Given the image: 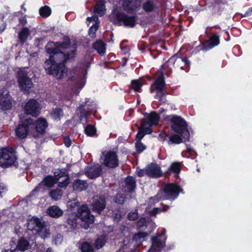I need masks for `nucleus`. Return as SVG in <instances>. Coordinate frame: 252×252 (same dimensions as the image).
<instances>
[{
	"mask_svg": "<svg viewBox=\"0 0 252 252\" xmlns=\"http://www.w3.org/2000/svg\"><path fill=\"white\" fill-rule=\"evenodd\" d=\"M146 224V220L145 218H141L137 222V227L141 228L145 226Z\"/></svg>",
	"mask_w": 252,
	"mask_h": 252,
	"instance_id": "obj_54",
	"label": "nucleus"
},
{
	"mask_svg": "<svg viewBox=\"0 0 252 252\" xmlns=\"http://www.w3.org/2000/svg\"><path fill=\"white\" fill-rule=\"evenodd\" d=\"M29 247V242L25 239L22 238L19 240L16 248L21 251H25L28 250Z\"/></svg>",
	"mask_w": 252,
	"mask_h": 252,
	"instance_id": "obj_33",
	"label": "nucleus"
},
{
	"mask_svg": "<svg viewBox=\"0 0 252 252\" xmlns=\"http://www.w3.org/2000/svg\"><path fill=\"white\" fill-rule=\"evenodd\" d=\"M70 217H71V216H70V217L68 219L67 222L72 227L74 228V227H76V224H77L76 219L75 218V219L72 220Z\"/></svg>",
	"mask_w": 252,
	"mask_h": 252,
	"instance_id": "obj_55",
	"label": "nucleus"
},
{
	"mask_svg": "<svg viewBox=\"0 0 252 252\" xmlns=\"http://www.w3.org/2000/svg\"><path fill=\"white\" fill-rule=\"evenodd\" d=\"M140 5V0H123V7L128 12L135 10Z\"/></svg>",
	"mask_w": 252,
	"mask_h": 252,
	"instance_id": "obj_22",
	"label": "nucleus"
},
{
	"mask_svg": "<svg viewBox=\"0 0 252 252\" xmlns=\"http://www.w3.org/2000/svg\"><path fill=\"white\" fill-rule=\"evenodd\" d=\"M47 213L52 218H58L63 215V211L58 206L54 205L47 209Z\"/></svg>",
	"mask_w": 252,
	"mask_h": 252,
	"instance_id": "obj_29",
	"label": "nucleus"
},
{
	"mask_svg": "<svg viewBox=\"0 0 252 252\" xmlns=\"http://www.w3.org/2000/svg\"><path fill=\"white\" fill-rule=\"evenodd\" d=\"M252 15V6L249 7L242 17H249Z\"/></svg>",
	"mask_w": 252,
	"mask_h": 252,
	"instance_id": "obj_58",
	"label": "nucleus"
},
{
	"mask_svg": "<svg viewBox=\"0 0 252 252\" xmlns=\"http://www.w3.org/2000/svg\"><path fill=\"white\" fill-rule=\"evenodd\" d=\"M106 242L105 236L102 235L96 240L95 246L97 249L102 248Z\"/></svg>",
	"mask_w": 252,
	"mask_h": 252,
	"instance_id": "obj_43",
	"label": "nucleus"
},
{
	"mask_svg": "<svg viewBox=\"0 0 252 252\" xmlns=\"http://www.w3.org/2000/svg\"><path fill=\"white\" fill-rule=\"evenodd\" d=\"M88 184L86 182L80 180L74 181L73 183V189L75 190L81 191L87 189Z\"/></svg>",
	"mask_w": 252,
	"mask_h": 252,
	"instance_id": "obj_30",
	"label": "nucleus"
},
{
	"mask_svg": "<svg viewBox=\"0 0 252 252\" xmlns=\"http://www.w3.org/2000/svg\"><path fill=\"white\" fill-rule=\"evenodd\" d=\"M166 119L170 122L171 127L174 132L180 134L184 138H189V133L187 128V124L183 118L177 115H170Z\"/></svg>",
	"mask_w": 252,
	"mask_h": 252,
	"instance_id": "obj_4",
	"label": "nucleus"
},
{
	"mask_svg": "<svg viewBox=\"0 0 252 252\" xmlns=\"http://www.w3.org/2000/svg\"><path fill=\"white\" fill-rule=\"evenodd\" d=\"M49 196L53 200H58L62 196V191L60 189H56L49 192Z\"/></svg>",
	"mask_w": 252,
	"mask_h": 252,
	"instance_id": "obj_36",
	"label": "nucleus"
},
{
	"mask_svg": "<svg viewBox=\"0 0 252 252\" xmlns=\"http://www.w3.org/2000/svg\"><path fill=\"white\" fill-rule=\"evenodd\" d=\"M56 183L55 176L53 177L51 176H47L44 180L40 183L38 186L35 188L32 192L33 194L38 191H43L44 189V186L48 188L52 187Z\"/></svg>",
	"mask_w": 252,
	"mask_h": 252,
	"instance_id": "obj_16",
	"label": "nucleus"
},
{
	"mask_svg": "<svg viewBox=\"0 0 252 252\" xmlns=\"http://www.w3.org/2000/svg\"><path fill=\"white\" fill-rule=\"evenodd\" d=\"M187 151L190 154H192L193 152V150L191 148H189L188 147H187Z\"/></svg>",
	"mask_w": 252,
	"mask_h": 252,
	"instance_id": "obj_64",
	"label": "nucleus"
},
{
	"mask_svg": "<svg viewBox=\"0 0 252 252\" xmlns=\"http://www.w3.org/2000/svg\"><path fill=\"white\" fill-rule=\"evenodd\" d=\"M51 116L54 120L58 121L63 116V111L60 108L54 109L51 112Z\"/></svg>",
	"mask_w": 252,
	"mask_h": 252,
	"instance_id": "obj_37",
	"label": "nucleus"
},
{
	"mask_svg": "<svg viewBox=\"0 0 252 252\" xmlns=\"http://www.w3.org/2000/svg\"><path fill=\"white\" fill-rule=\"evenodd\" d=\"M64 142L65 145L67 147H69L70 146L71 144V141L70 139L68 137L66 136L64 138Z\"/></svg>",
	"mask_w": 252,
	"mask_h": 252,
	"instance_id": "obj_57",
	"label": "nucleus"
},
{
	"mask_svg": "<svg viewBox=\"0 0 252 252\" xmlns=\"http://www.w3.org/2000/svg\"><path fill=\"white\" fill-rule=\"evenodd\" d=\"M33 128L34 127L36 131L38 133H43L45 132L48 124L45 119L43 118H38L35 123H33Z\"/></svg>",
	"mask_w": 252,
	"mask_h": 252,
	"instance_id": "obj_25",
	"label": "nucleus"
},
{
	"mask_svg": "<svg viewBox=\"0 0 252 252\" xmlns=\"http://www.w3.org/2000/svg\"><path fill=\"white\" fill-rule=\"evenodd\" d=\"M105 11L104 1L103 0H98L94 7V12L95 14L94 16H96L97 17L98 16H102L104 15Z\"/></svg>",
	"mask_w": 252,
	"mask_h": 252,
	"instance_id": "obj_28",
	"label": "nucleus"
},
{
	"mask_svg": "<svg viewBox=\"0 0 252 252\" xmlns=\"http://www.w3.org/2000/svg\"><path fill=\"white\" fill-rule=\"evenodd\" d=\"M93 47L100 55H103L105 52V44L101 40H98L95 42Z\"/></svg>",
	"mask_w": 252,
	"mask_h": 252,
	"instance_id": "obj_31",
	"label": "nucleus"
},
{
	"mask_svg": "<svg viewBox=\"0 0 252 252\" xmlns=\"http://www.w3.org/2000/svg\"><path fill=\"white\" fill-rule=\"evenodd\" d=\"M155 8V4L151 0H147L143 4V8L146 12L153 11Z\"/></svg>",
	"mask_w": 252,
	"mask_h": 252,
	"instance_id": "obj_38",
	"label": "nucleus"
},
{
	"mask_svg": "<svg viewBox=\"0 0 252 252\" xmlns=\"http://www.w3.org/2000/svg\"><path fill=\"white\" fill-rule=\"evenodd\" d=\"M79 203L78 199L77 198H74L68 201L67 206L70 209H74L75 207L78 206Z\"/></svg>",
	"mask_w": 252,
	"mask_h": 252,
	"instance_id": "obj_46",
	"label": "nucleus"
},
{
	"mask_svg": "<svg viewBox=\"0 0 252 252\" xmlns=\"http://www.w3.org/2000/svg\"><path fill=\"white\" fill-rule=\"evenodd\" d=\"M138 218V213L137 210L134 212H130L128 215V219L131 220H134Z\"/></svg>",
	"mask_w": 252,
	"mask_h": 252,
	"instance_id": "obj_52",
	"label": "nucleus"
},
{
	"mask_svg": "<svg viewBox=\"0 0 252 252\" xmlns=\"http://www.w3.org/2000/svg\"><path fill=\"white\" fill-rule=\"evenodd\" d=\"M165 94L162 91L159 92L156 95V98H158L160 103H163L165 102Z\"/></svg>",
	"mask_w": 252,
	"mask_h": 252,
	"instance_id": "obj_51",
	"label": "nucleus"
},
{
	"mask_svg": "<svg viewBox=\"0 0 252 252\" xmlns=\"http://www.w3.org/2000/svg\"><path fill=\"white\" fill-rule=\"evenodd\" d=\"M148 235V233L146 232H138L135 234L133 237V241L136 244L139 245L143 241H145L146 238Z\"/></svg>",
	"mask_w": 252,
	"mask_h": 252,
	"instance_id": "obj_32",
	"label": "nucleus"
},
{
	"mask_svg": "<svg viewBox=\"0 0 252 252\" xmlns=\"http://www.w3.org/2000/svg\"><path fill=\"white\" fill-rule=\"evenodd\" d=\"M105 199L104 196H95L94 197L92 203L94 211L100 214L105 208Z\"/></svg>",
	"mask_w": 252,
	"mask_h": 252,
	"instance_id": "obj_17",
	"label": "nucleus"
},
{
	"mask_svg": "<svg viewBox=\"0 0 252 252\" xmlns=\"http://www.w3.org/2000/svg\"><path fill=\"white\" fill-rule=\"evenodd\" d=\"M77 217L80 218L82 221L86 223L84 228L87 229L90 224L94 221V217L90 213V211L86 205H82L78 210Z\"/></svg>",
	"mask_w": 252,
	"mask_h": 252,
	"instance_id": "obj_9",
	"label": "nucleus"
},
{
	"mask_svg": "<svg viewBox=\"0 0 252 252\" xmlns=\"http://www.w3.org/2000/svg\"><path fill=\"white\" fill-rule=\"evenodd\" d=\"M102 169L99 164L87 166L85 169L86 175L91 179L96 178L100 175Z\"/></svg>",
	"mask_w": 252,
	"mask_h": 252,
	"instance_id": "obj_18",
	"label": "nucleus"
},
{
	"mask_svg": "<svg viewBox=\"0 0 252 252\" xmlns=\"http://www.w3.org/2000/svg\"><path fill=\"white\" fill-rule=\"evenodd\" d=\"M40 230H38L35 234H38V235L43 239H45L49 235V231L44 227V225L41 227Z\"/></svg>",
	"mask_w": 252,
	"mask_h": 252,
	"instance_id": "obj_40",
	"label": "nucleus"
},
{
	"mask_svg": "<svg viewBox=\"0 0 252 252\" xmlns=\"http://www.w3.org/2000/svg\"><path fill=\"white\" fill-rule=\"evenodd\" d=\"M3 93L0 95V107L3 110H7L11 108L12 100L7 91L3 92Z\"/></svg>",
	"mask_w": 252,
	"mask_h": 252,
	"instance_id": "obj_20",
	"label": "nucleus"
},
{
	"mask_svg": "<svg viewBox=\"0 0 252 252\" xmlns=\"http://www.w3.org/2000/svg\"><path fill=\"white\" fill-rule=\"evenodd\" d=\"M92 21L94 22V24L90 27L89 30V35L93 38L95 37V32L98 28V18L96 16H93L92 17H88L87 19V24L89 25L88 23Z\"/></svg>",
	"mask_w": 252,
	"mask_h": 252,
	"instance_id": "obj_26",
	"label": "nucleus"
},
{
	"mask_svg": "<svg viewBox=\"0 0 252 252\" xmlns=\"http://www.w3.org/2000/svg\"><path fill=\"white\" fill-rule=\"evenodd\" d=\"M125 200V197L123 194H118L115 198V201L118 204H123Z\"/></svg>",
	"mask_w": 252,
	"mask_h": 252,
	"instance_id": "obj_50",
	"label": "nucleus"
},
{
	"mask_svg": "<svg viewBox=\"0 0 252 252\" xmlns=\"http://www.w3.org/2000/svg\"><path fill=\"white\" fill-rule=\"evenodd\" d=\"M122 185V190L124 192H132L135 188V180L132 177H127Z\"/></svg>",
	"mask_w": 252,
	"mask_h": 252,
	"instance_id": "obj_24",
	"label": "nucleus"
},
{
	"mask_svg": "<svg viewBox=\"0 0 252 252\" xmlns=\"http://www.w3.org/2000/svg\"><path fill=\"white\" fill-rule=\"evenodd\" d=\"M81 250L82 252H93L92 246L87 242H84L81 245Z\"/></svg>",
	"mask_w": 252,
	"mask_h": 252,
	"instance_id": "obj_45",
	"label": "nucleus"
},
{
	"mask_svg": "<svg viewBox=\"0 0 252 252\" xmlns=\"http://www.w3.org/2000/svg\"><path fill=\"white\" fill-rule=\"evenodd\" d=\"M101 160L104 165L108 167L115 168L119 164L118 156L113 151L104 152Z\"/></svg>",
	"mask_w": 252,
	"mask_h": 252,
	"instance_id": "obj_12",
	"label": "nucleus"
},
{
	"mask_svg": "<svg viewBox=\"0 0 252 252\" xmlns=\"http://www.w3.org/2000/svg\"><path fill=\"white\" fill-rule=\"evenodd\" d=\"M142 86V84L139 80H133L131 83V88L135 91L138 92Z\"/></svg>",
	"mask_w": 252,
	"mask_h": 252,
	"instance_id": "obj_44",
	"label": "nucleus"
},
{
	"mask_svg": "<svg viewBox=\"0 0 252 252\" xmlns=\"http://www.w3.org/2000/svg\"><path fill=\"white\" fill-rule=\"evenodd\" d=\"M24 108L27 114L32 116H36L40 109L38 102L33 99L28 101L24 106Z\"/></svg>",
	"mask_w": 252,
	"mask_h": 252,
	"instance_id": "obj_15",
	"label": "nucleus"
},
{
	"mask_svg": "<svg viewBox=\"0 0 252 252\" xmlns=\"http://www.w3.org/2000/svg\"><path fill=\"white\" fill-rule=\"evenodd\" d=\"M6 24L2 20L0 21V32H2L5 29Z\"/></svg>",
	"mask_w": 252,
	"mask_h": 252,
	"instance_id": "obj_60",
	"label": "nucleus"
},
{
	"mask_svg": "<svg viewBox=\"0 0 252 252\" xmlns=\"http://www.w3.org/2000/svg\"><path fill=\"white\" fill-rule=\"evenodd\" d=\"M156 88L159 92L162 91L164 86L165 81L163 73L161 71L158 70L157 73V78L155 81Z\"/></svg>",
	"mask_w": 252,
	"mask_h": 252,
	"instance_id": "obj_27",
	"label": "nucleus"
},
{
	"mask_svg": "<svg viewBox=\"0 0 252 252\" xmlns=\"http://www.w3.org/2000/svg\"><path fill=\"white\" fill-rule=\"evenodd\" d=\"M168 208V206H164V208L160 209L159 208H155L151 211H149V213L151 216H155L157 214L160 213L161 211H165Z\"/></svg>",
	"mask_w": 252,
	"mask_h": 252,
	"instance_id": "obj_47",
	"label": "nucleus"
},
{
	"mask_svg": "<svg viewBox=\"0 0 252 252\" xmlns=\"http://www.w3.org/2000/svg\"><path fill=\"white\" fill-rule=\"evenodd\" d=\"M51 13V8L48 6H44L39 9V14L42 17H47Z\"/></svg>",
	"mask_w": 252,
	"mask_h": 252,
	"instance_id": "obj_39",
	"label": "nucleus"
},
{
	"mask_svg": "<svg viewBox=\"0 0 252 252\" xmlns=\"http://www.w3.org/2000/svg\"><path fill=\"white\" fill-rule=\"evenodd\" d=\"M219 43V36L216 34H214L210 37L207 43L202 45L201 49L204 51H206L217 46Z\"/></svg>",
	"mask_w": 252,
	"mask_h": 252,
	"instance_id": "obj_23",
	"label": "nucleus"
},
{
	"mask_svg": "<svg viewBox=\"0 0 252 252\" xmlns=\"http://www.w3.org/2000/svg\"><path fill=\"white\" fill-rule=\"evenodd\" d=\"M80 111V119L82 121L83 119H86L88 115V112L86 111L83 108V106H81L78 109Z\"/></svg>",
	"mask_w": 252,
	"mask_h": 252,
	"instance_id": "obj_49",
	"label": "nucleus"
},
{
	"mask_svg": "<svg viewBox=\"0 0 252 252\" xmlns=\"http://www.w3.org/2000/svg\"><path fill=\"white\" fill-rule=\"evenodd\" d=\"M20 23L23 25H25L27 23V20L25 17H23L20 19Z\"/></svg>",
	"mask_w": 252,
	"mask_h": 252,
	"instance_id": "obj_61",
	"label": "nucleus"
},
{
	"mask_svg": "<svg viewBox=\"0 0 252 252\" xmlns=\"http://www.w3.org/2000/svg\"><path fill=\"white\" fill-rule=\"evenodd\" d=\"M135 147L138 153L142 152L145 149V146L140 141H136L135 143Z\"/></svg>",
	"mask_w": 252,
	"mask_h": 252,
	"instance_id": "obj_48",
	"label": "nucleus"
},
{
	"mask_svg": "<svg viewBox=\"0 0 252 252\" xmlns=\"http://www.w3.org/2000/svg\"><path fill=\"white\" fill-rule=\"evenodd\" d=\"M166 239L165 230L163 229L160 234H158L152 238V244L148 252H159L164 247Z\"/></svg>",
	"mask_w": 252,
	"mask_h": 252,
	"instance_id": "obj_8",
	"label": "nucleus"
},
{
	"mask_svg": "<svg viewBox=\"0 0 252 252\" xmlns=\"http://www.w3.org/2000/svg\"><path fill=\"white\" fill-rule=\"evenodd\" d=\"M56 183L61 188L66 187L69 183V177L66 170L64 169H56L55 171Z\"/></svg>",
	"mask_w": 252,
	"mask_h": 252,
	"instance_id": "obj_14",
	"label": "nucleus"
},
{
	"mask_svg": "<svg viewBox=\"0 0 252 252\" xmlns=\"http://www.w3.org/2000/svg\"><path fill=\"white\" fill-rule=\"evenodd\" d=\"M16 251V249L13 250H4L2 251V252H15Z\"/></svg>",
	"mask_w": 252,
	"mask_h": 252,
	"instance_id": "obj_63",
	"label": "nucleus"
},
{
	"mask_svg": "<svg viewBox=\"0 0 252 252\" xmlns=\"http://www.w3.org/2000/svg\"><path fill=\"white\" fill-rule=\"evenodd\" d=\"M65 61H61V59L57 60V55H55L45 62L44 67L48 74L53 75L57 79H62L68 76L69 80L74 81V85L72 89L74 94L77 95L85 84L86 67L83 66L68 71L63 63Z\"/></svg>",
	"mask_w": 252,
	"mask_h": 252,
	"instance_id": "obj_1",
	"label": "nucleus"
},
{
	"mask_svg": "<svg viewBox=\"0 0 252 252\" xmlns=\"http://www.w3.org/2000/svg\"><path fill=\"white\" fill-rule=\"evenodd\" d=\"M30 34V31L27 28H24L19 33V38L21 43H24Z\"/></svg>",
	"mask_w": 252,
	"mask_h": 252,
	"instance_id": "obj_34",
	"label": "nucleus"
},
{
	"mask_svg": "<svg viewBox=\"0 0 252 252\" xmlns=\"http://www.w3.org/2000/svg\"><path fill=\"white\" fill-rule=\"evenodd\" d=\"M6 190V187L3 184H0V197H1V194L5 192Z\"/></svg>",
	"mask_w": 252,
	"mask_h": 252,
	"instance_id": "obj_59",
	"label": "nucleus"
},
{
	"mask_svg": "<svg viewBox=\"0 0 252 252\" xmlns=\"http://www.w3.org/2000/svg\"><path fill=\"white\" fill-rule=\"evenodd\" d=\"M18 82L21 90L25 93H29L32 87L31 80L27 77V73L22 70L18 72Z\"/></svg>",
	"mask_w": 252,
	"mask_h": 252,
	"instance_id": "obj_11",
	"label": "nucleus"
},
{
	"mask_svg": "<svg viewBox=\"0 0 252 252\" xmlns=\"http://www.w3.org/2000/svg\"><path fill=\"white\" fill-rule=\"evenodd\" d=\"M121 218V216L119 214H116L114 216V219L117 221H119L120 220Z\"/></svg>",
	"mask_w": 252,
	"mask_h": 252,
	"instance_id": "obj_62",
	"label": "nucleus"
},
{
	"mask_svg": "<svg viewBox=\"0 0 252 252\" xmlns=\"http://www.w3.org/2000/svg\"><path fill=\"white\" fill-rule=\"evenodd\" d=\"M137 174L139 176H143L145 175H147V167L143 169H140L137 171Z\"/></svg>",
	"mask_w": 252,
	"mask_h": 252,
	"instance_id": "obj_56",
	"label": "nucleus"
},
{
	"mask_svg": "<svg viewBox=\"0 0 252 252\" xmlns=\"http://www.w3.org/2000/svg\"><path fill=\"white\" fill-rule=\"evenodd\" d=\"M147 175L150 177L157 178L160 176L161 171L159 165L153 163L147 167Z\"/></svg>",
	"mask_w": 252,
	"mask_h": 252,
	"instance_id": "obj_21",
	"label": "nucleus"
},
{
	"mask_svg": "<svg viewBox=\"0 0 252 252\" xmlns=\"http://www.w3.org/2000/svg\"><path fill=\"white\" fill-rule=\"evenodd\" d=\"M85 132L87 135L93 136L95 134L96 129L92 125H88L85 128Z\"/></svg>",
	"mask_w": 252,
	"mask_h": 252,
	"instance_id": "obj_42",
	"label": "nucleus"
},
{
	"mask_svg": "<svg viewBox=\"0 0 252 252\" xmlns=\"http://www.w3.org/2000/svg\"><path fill=\"white\" fill-rule=\"evenodd\" d=\"M17 158L12 148H3L0 150V166L5 168L12 165Z\"/></svg>",
	"mask_w": 252,
	"mask_h": 252,
	"instance_id": "obj_6",
	"label": "nucleus"
},
{
	"mask_svg": "<svg viewBox=\"0 0 252 252\" xmlns=\"http://www.w3.org/2000/svg\"><path fill=\"white\" fill-rule=\"evenodd\" d=\"M159 116L154 112L145 115L144 120L141 122V126H138V132L136 136V141H140L145 134L152 132L150 127L158 124L159 121Z\"/></svg>",
	"mask_w": 252,
	"mask_h": 252,
	"instance_id": "obj_3",
	"label": "nucleus"
},
{
	"mask_svg": "<svg viewBox=\"0 0 252 252\" xmlns=\"http://www.w3.org/2000/svg\"><path fill=\"white\" fill-rule=\"evenodd\" d=\"M182 189L180 187L174 184H168L165 185L163 187V190L157 194V197L158 199L174 200L179 195Z\"/></svg>",
	"mask_w": 252,
	"mask_h": 252,
	"instance_id": "obj_5",
	"label": "nucleus"
},
{
	"mask_svg": "<svg viewBox=\"0 0 252 252\" xmlns=\"http://www.w3.org/2000/svg\"><path fill=\"white\" fill-rule=\"evenodd\" d=\"M63 240V237L61 234H57L53 240V242L56 245L60 244Z\"/></svg>",
	"mask_w": 252,
	"mask_h": 252,
	"instance_id": "obj_53",
	"label": "nucleus"
},
{
	"mask_svg": "<svg viewBox=\"0 0 252 252\" xmlns=\"http://www.w3.org/2000/svg\"><path fill=\"white\" fill-rule=\"evenodd\" d=\"M33 125L32 119L30 118H26L16 128L15 133L16 136L21 139L25 138L29 133L32 132Z\"/></svg>",
	"mask_w": 252,
	"mask_h": 252,
	"instance_id": "obj_7",
	"label": "nucleus"
},
{
	"mask_svg": "<svg viewBox=\"0 0 252 252\" xmlns=\"http://www.w3.org/2000/svg\"><path fill=\"white\" fill-rule=\"evenodd\" d=\"M112 15L118 21L122 22L125 26L132 28L135 25L136 18L134 16H128L123 12L118 11L117 9L113 11Z\"/></svg>",
	"mask_w": 252,
	"mask_h": 252,
	"instance_id": "obj_10",
	"label": "nucleus"
},
{
	"mask_svg": "<svg viewBox=\"0 0 252 252\" xmlns=\"http://www.w3.org/2000/svg\"><path fill=\"white\" fill-rule=\"evenodd\" d=\"M189 64V61L186 58L172 56L164 64L163 68L164 69L168 68L170 70H171L173 66L175 67H179L181 69H183V64L188 65Z\"/></svg>",
	"mask_w": 252,
	"mask_h": 252,
	"instance_id": "obj_13",
	"label": "nucleus"
},
{
	"mask_svg": "<svg viewBox=\"0 0 252 252\" xmlns=\"http://www.w3.org/2000/svg\"><path fill=\"white\" fill-rule=\"evenodd\" d=\"M69 47L70 39L68 37H65L62 43L48 42L46 46V50L48 53L52 55L49 58L57 55V60L61 59V61H63L73 58L75 54V48L74 47H71L70 53L63 52L64 49Z\"/></svg>",
	"mask_w": 252,
	"mask_h": 252,
	"instance_id": "obj_2",
	"label": "nucleus"
},
{
	"mask_svg": "<svg viewBox=\"0 0 252 252\" xmlns=\"http://www.w3.org/2000/svg\"><path fill=\"white\" fill-rule=\"evenodd\" d=\"M170 169L173 172L176 174L175 177L178 176V174L181 171V163L178 162H174L170 166Z\"/></svg>",
	"mask_w": 252,
	"mask_h": 252,
	"instance_id": "obj_41",
	"label": "nucleus"
},
{
	"mask_svg": "<svg viewBox=\"0 0 252 252\" xmlns=\"http://www.w3.org/2000/svg\"><path fill=\"white\" fill-rule=\"evenodd\" d=\"M169 138L168 144H180L182 142V139L180 134H173L172 135H167Z\"/></svg>",
	"mask_w": 252,
	"mask_h": 252,
	"instance_id": "obj_35",
	"label": "nucleus"
},
{
	"mask_svg": "<svg viewBox=\"0 0 252 252\" xmlns=\"http://www.w3.org/2000/svg\"><path fill=\"white\" fill-rule=\"evenodd\" d=\"M44 225L43 222L37 217H33L29 219L27 222V227L29 230L33 231V233L36 232L38 230H40L41 227Z\"/></svg>",
	"mask_w": 252,
	"mask_h": 252,
	"instance_id": "obj_19",
	"label": "nucleus"
}]
</instances>
